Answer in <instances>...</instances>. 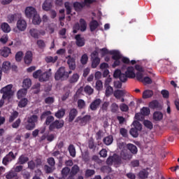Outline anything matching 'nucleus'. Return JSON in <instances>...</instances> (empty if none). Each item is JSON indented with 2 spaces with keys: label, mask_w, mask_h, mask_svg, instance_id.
<instances>
[{
  "label": "nucleus",
  "mask_w": 179,
  "mask_h": 179,
  "mask_svg": "<svg viewBox=\"0 0 179 179\" xmlns=\"http://www.w3.org/2000/svg\"><path fill=\"white\" fill-rule=\"evenodd\" d=\"M79 80V74L77 73H73L70 78H69V83H76Z\"/></svg>",
  "instance_id": "35"
},
{
  "label": "nucleus",
  "mask_w": 179,
  "mask_h": 179,
  "mask_svg": "<svg viewBox=\"0 0 179 179\" xmlns=\"http://www.w3.org/2000/svg\"><path fill=\"white\" fill-rule=\"evenodd\" d=\"M153 96V91L148 90H145L143 93V99H149Z\"/></svg>",
  "instance_id": "44"
},
{
  "label": "nucleus",
  "mask_w": 179,
  "mask_h": 179,
  "mask_svg": "<svg viewBox=\"0 0 179 179\" xmlns=\"http://www.w3.org/2000/svg\"><path fill=\"white\" fill-rule=\"evenodd\" d=\"M57 59H58V56H55L54 57L51 56H48L45 58V60L46 62H48V64H49L50 62H52V64H54L57 62Z\"/></svg>",
  "instance_id": "45"
},
{
  "label": "nucleus",
  "mask_w": 179,
  "mask_h": 179,
  "mask_svg": "<svg viewBox=\"0 0 179 179\" xmlns=\"http://www.w3.org/2000/svg\"><path fill=\"white\" fill-rule=\"evenodd\" d=\"M114 96L116 99H121L125 96V91L117 90L114 92Z\"/></svg>",
  "instance_id": "31"
},
{
  "label": "nucleus",
  "mask_w": 179,
  "mask_h": 179,
  "mask_svg": "<svg viewBox=\"0 0 179 179\" xmlns=\"http://www.w3.org/2000/svg\"><path fill=\"white\" fill-rule=\"evenodd\" d=\"M26 94H27V89H26V88H22L20 90H18V92L17 93V96L18 99H22V97H24V96H26Z\"/></svg>",
  "instance_id": "33"
},
{
  "label": "nucleus",
  "mask_w": 179,
  "mask_h": 179,
  "mask_svg": "<svg viewBox=\"0 0 179 179\" xmlns=\"http://www.w3.org/2000/svg\"><path fill=\"white\" fill-rule=\"evenodd\" d=\"M90 3H93V0H85L83 3L76 2L73 3V6L76 10H80L85 8V6H87L90 5Z\"/></svg>",
  "instance_id": "8"
},
{
  "label": "nucleus",
  "mask_w": 179,
  "mask_h": 179,
  "mask_svg": "<svg viewBox=\"0 0 179 179\" xmlns=\"http://www.w3.org/2000/svg\"><path fill=\"white\" fill-rule=\"evenodd\" d=\"M68 78V71H65V67H60L55 75V80H65Z\"/></svg>",
  "instance_id": "2"
},
{
  "label": "nucleus",
  "mask_w": 179,
  "mask_h": 179,
  "mask_svg": "<svg viewBox=\"0 0 179 179\" xmlns=\"http://www.w3.org/2000/svg\"><path fill=\"white\" fill-rule=\"evenodd\" d=\"M25 64H31V61H33V53H31V51H27L25 54L24 58Z\"/></svg>",
  "instance_id": "23"
},
{
  "label": "nucleus",
  "mask_w": 179,
  "mask_h": 179,
  "mask_svg": "<svg viewBox=\"0 0 179 179\" xmlns=\"http://www.w3.org/2000/svg\"><path fill=\"white\" fill-rule=\"evenodd\" d=\"M92 57V68H97L99 64H100V58H99V52L96 50L94 51L91 54Z\"/></svg>",
  "instance_id": "9"
},
{
  "label": "nucleus",
  "mask_w": 179,
  "mask_h": 179,
  "mask_svg": "<svg viewBox=\"0 0 179 179\" xmlns=\"http://www.w3.org/2000/svg\"><path fill=\"white\" fill-rule=\"evenodd\" d=\"M69 152L70 153V155L72 157H75V156H76V150L75 149V146H73V145H70L69 146Z\"/></svg>",
  "instance_id": "46"
},
{
  "label": "nucleus",
  "mask_w": 179,
  "mask_h": 179,
  "mask_svg": "<svg viewBox=\"0 0 179 179\" xmlns=\"http://www.w3.org/2000/svg\"><path fill=\"white\" fill-rule=\"evenodd\" d=\"M101 104V99H96L95 100H94L90 106V108L92 110V111H96V110H97V108H99V107L100 106V105Z\"/></svg>",
  "instance_id": "16"
},
{
  "label": "nucleus",
  "mask_w": 179,
  "mask_h": 179,
  "mask_svg": "<svg viewBox=\"0 0 179 179\" xmlns=\"http://www.w3.org/2000/svg\"><path fill=\"white\" fill-rule=\"evenodd\" d=\"M37 45L41 49L45 48V43L43 40H38L37 41Z\"/></svg>",
  "instance_id": "60"
},
{
  "label": "nucleus",
  "mask_w": 179,
  "mask_h": 179,
  "mask_svg": "<svg viewBox=\"0 0 179 179\" xmlns=\"http://www.w3.org/2000/svg\"><path fill=\"white\" fill-rule=\"evenodd\" d=\"M114 78H120L121 82H127L128 80V76L127 73H121V70H115L113 74Z\"/></svg>",
  "instance_id": "11"
},
{
  "label": "nucleus",
  "mask_w": 179,
  "mask_h": 179,
  "mask_svg": "<svg viewBox=\"0 0 179 179\" xmlns=\"http://www.w3.org/2000/svg\"><path fill=\"white\" fill-rule=\"evenodd\" d=\"M73 29V33L74 34L78 33V30H80V31H86V29H87V23H86V21L83 20V18H81L80 20V24L76 23Z\"/></svg>",
  "instance_id": "4"
},
{
  "label": "nucleus",
  "mask_w": 179,
  "mask_h": 179,
  "mask_svg": "<svg viewBox=\"0 0 179 179\" xmlns=\"http://www.w3.org/2000/svg\"><path fill=\"white\" fill-rule=\"evenodd\" d=\"M66 58L68 59L67 64L69 65V69L74 71L76 69V63L75 62V58L69 55Z\"/></svg>",
  "instance_id": "20"
},
{
  "label": "nucleus",
  "mask_w": 179,
  "mask_h": 179,
  "mask_svg": "<svg viewBox=\"0 0 179 179\" xmlns=\"http://www.w3.org/2000/svg\"><path fill=\"white\" fill-rule=\"evenodd\" d=\"M65 109L62 108L55 114V117H56V118H63V117L65 115Z\"/></svg>",
  "instance_id": "41"
},
{
  "label": "nucleus",
  "mask_w": 179,
  "mask_h": 179,
  "mask_svg": "<svg viewBox=\"0 0 179 179\" xmlns=\"http://www.w3.org/2000/svg\"><path fill=\"white\" fill-rule=\"evenodd\" d=\"M28 100L26 98H24L21 99L18 103V106L20 107L21 108H23V107H26L27 106Z\"/></svg>",
  "instance_id": "50"
},
{
  "label": "nucleus",
  "mask_w": 179,
  "mask_h": 179,
  "mask_svg": "<svg viewBox=\"0 0 179 179\" xmlns=\"http://www.w3.org/2000/svg\"><path fill=\"white\" fill-rule=\"evenodd\" d=\"M143 124L146 128H148V129H152V128H153V124L149 120H144Z\"/></svg>",
  "instance_id": "59"
},
{
  "label": "nucleus",
  "mask_w": 179,
  "mask_h": 179,
  "mask_svg": "<svg viewBox=\"0 0 179 179\" xmlns=\"http://www.w3.org/2000/svg\"><path fill=\"white\" fill-rule=\"evenodd\" d=\"M153 118L155 121H160L163 119V113L159 111L155 112L153 114Z\"/></svg>",
  "instance_id": "40"
},
{
  "label": "nucleus",
  "mask_w": 179,
  "mask_h": 179,
  "mask_svg": "<svg viewBox=\"0 0 179 179\" xmlns=\"http://www.w3.org/2000/svg\"><path fill=\"white\" fill-rule=\"evenodd\" d=\"M114 141V138H113V136H108L103 138V143L107 146H109V145H111Z\"/></svg>",
  "instance_id": "37"
},
{
  "label": "nucleus",
  "mask_w": 179,
  "mask_h": 179,
  "mask_svg": "<svg viewBox=\"0 0 179 179\" xmlns=\"http://www.w3.org/2000/svg\"><path fill=\"white\" fill-rule=\"evenodd\" d=\"M89 121H90V115H85L83 117H78L76 119V122L80 125H86Z\"/></svg>",
  "instance_id": "19"
},
{
  "label": "nucleus",
  "mask_w": 179,
  "mask_h": 179,
  "mask_svg": "<svg viewBox=\"0 0 179 179\" xmlns=\"http://www.w3.org/2000/svg\"><path fill=\"white\" fill-rule=\"evenodd\" d=\"M117 146L119 149L122 150V152L120 155H121V157H122L124 160H131V159H132V155L128 154L124 151L125 150V149H127V145H125V143H119L117 144Z\"/></svg>",
  "instance_id": "6"
},
{
  "label": "nucleus",
  "mask_w": 179,
  "mask_h": 179,
  "mask_svg": "<svg viewBox=\"0 0 179 179\" xmlns=\"http://www.w3.org/2000/svg\"><path fill=\"white\" fill-rule=\"evenodd\" d=\"M29 162V157L24 156V155H21L18 159L17 164H26Z\"/></svg>",
  "instance_id": "29"
},
{
  "label": "nucleus",
  "mask_w": 179,
  "mask_h": 179,
  "mask_svg": "<svg viewBox=\"0 0 179 179\" xmlns=\"http://www.w3.org/2000/svg\"><path fill=\"white\" fill-rule=\"evenodd\" d=\"M85 106H86V103L83 101V99H79L78 101V107L79 108H85Z\"/></svg>",
  "instance_id": "62"
},
{
  "label": "nucleus",
  "mask_w": 179,
  "mask_h": 179,
  "mask_svg": "<svg viewBox=\"0 0 179 179\" xmlns=\"http://www.w3.org/2000/svg\"><path fill=\"white\" fill-rule=\"evenodd\" d=\"M80 171V169L79 168V166L77 164L73 165V166L71 168V174L72 176H76L77 173H79Z\"/></svg>",
  "instance_id": "47"
},
{
  "label": "nucleus",
  "mask_w": 179,
  "mask_h": 179,
  "mask_svg": "<svg viewBox=\"0 0 179 179\" xmlns=\"http://www.w3.org/2000/svg\"><path fill=\"white\" fill-rule=\"evenodd\" d=\"M12 87H13V85L11 84L6 85V87H3L1 90L0 93L2 95V99L3 100H9L12 96H13V91H12Z\"/></svg>",
  "instance_id": "1"
},
{
  "label": "nucleus",
  "mask_w": 179,
  "mask_h": 179,
  "mask_svg": "<svg viewBox=\"0 0 179 179\" xmlns=\"http://www.w3.org/2000/svg\"><path fill=\"white\" fill-rule=\"evenodd\" d=\"M149 176V172L146 171L145 169H143L141 171L138 173V177L141 179H145Z\"/></svg>",
  "instance_id": "42"
},
{
  "label": "nucleus",
  "mask_w": 179,
  "mask_h": 179,
  "mask_svg": "<svg viewBox=\"0 0 179 179\" xmlns=\"http://www.w3.org/2000/svg\"><path fill=\"white\" fill-rule=\"evenodd\" d=\"M38 120V117H37L36 115H33L32 116L28 117L27 124L25 126L26 129H28L29 131L34 129V128H36V122H37Z\"/></svg>",
  "instance_id": "5"
},
{
  "label": "nucleus",
  "mask_w": 179,
  "mask_h": 179,
  "mask_svg": "<svg viewBox=\"0 0 179 179\" xmlns=\"http://www.w3.org/2000/svg\"><path fill=\"white\" fill-rule=\"evenodd\" d=\"M19 115V113L16 111H14L9 118V122H13L16 118H17V116Z\"/></svg>",
  "instance_id": "52"
},
{
  "label": "nucleus",
  "mask_w": 179,
  "mask_h": 179,
  "mask_svg": "<svg viewBox=\"0 0 179 179\" xmlns=\"http://www.w3.org/2000/svg\"><path fill=\"white\" fill-rule=\"evenodd\" d=\"M52 75V73H48V72H41V75L39 76V81L40 82H47L48 79H50V77Z\"/></svg>",
  "instance_id": "21"
},
{
  "label": "nucleus",
  "mask_w": 179,
  "mask_h": 179,
  "mask_svg": "<svg viewBox=\"0 0 179 179\" xmlns=\"http://www.w3.org/2000/svg\"><path fill=\"white\" fill-rule=\"evenodd\" d=\"M107 164H113V163H115V164H121V158L117 155H113V157H109L106 161Z\"/></svg>",
  "instance_id": "13"
},
{
  "label": "nucleus",
  "mask_w": 179,
  "mask_h": 179,
  "mask_svg": "<svg viewBox=\"0 0 179 179\" xmlns=\"http://www.w3.org/2000/svg\"><path fill=\"white\" fill-rule=\"evenodd\" d=\"M95 87L97 90H101V89H103V82H101V80H97Z\"/></svg>",
  "instance_id": "63"
},
{
  "label": "nucleus",
  "mask_w": 179,
  "mask_h": 179,
  "mask_svg": "<svg viewBox=\"0 0 179 179\" xmlns=\"http://www.w3.org/2000/svg\"><path fill=\"white\" fill-rule=\"evenodd\" d=\"M69 173H71V169L68 167H65L62 170V176L64 178H65V177H68V174H69Z\"/></svg>",
  "instance_id": "49"
},
{
  "label": "nucleus",
  "mask_w": 179,
  "mask_h": 179,
  "mask_svg": "<svg viewBox=\"0 0 179 179\" xmlns=\"http://www.w3.org/2000/svg\"><path fill=\"white\" fill-rule=\"evenodd\" d=\"M129 132L130 135H131V136H133L134 138H138V136H139L138 130H136V129L135 128H131Z\"/></svg>",
  "instance_id": "54"
},
{
  "label": "nucleus",
  "mask_w": 179,
  "mask_h": 179,
  "mask_svg": "<svg viewBox=\"0 0 179 179\" xmlns=\"http://www.w3.org/2000/svg\"><path fill=\"white\" fill-rule=\"evenodd\" d=\"M11 53L10 48L8 47H4L0 50V54L2 57L5 58L9 57V55Z\"/></svg>",
  "instance_id": "25"
},
{
  "label": "nucleus",
  "mask_w": 179,
  "mask_h": 179,
  "mask_svg": "<svg viewBox=\"0 0 179 179\" xmlns=\"http://www.w3.org/2000/svg\"><path fill=\"white\" fill-rule=\"evenodd\" d=\"M36 13V8L33 7H27L25 9V15L29 19L33 17Z\"/></svg>",
  "instance_id": "15"
},
{
  "label": "nucleus",
  "mask_w": 179,
  "mask_h": 179,
  "mask_svg": "<svg viewBox=\"0 0 179 179\" xmlns=\"http://www.w3.org/2000/svg\"><path fill=\"white\" fill-rule=\"evenodd\" d=\"M149 107L150 108H157L159 107V102L157 101H152L150 103Z\"/></svg>",
  "instance_id": "61"
},
{
  "label": "nucleus",
  "mask_w": 179,
  "mask_h": 179,
  "mask_svg": "<svg viewBox=\"0 0 179 179\" xmlns=\"http://www.w3.org/2000/svg\"><path fill=\"white\" fill-rule=\"evenodd\" d=\"M20 17H22V15L20 14H10L7 16V22L10 24L15 23V22H16L17 19H20Z\"/></svg>",
  "instance_id": "14"
},
{
  "label": "nucleus",
  "mask_w": 179,
  "mask_h": 179,
  "mask_svg": "<svg viewBox=\"0 0 179 179\" xmlns=\"http://www.w3.org/2000/svg\"><path fill=\"white\" fill-rule=\"evenodd\" d=\"M133 125H134L135 129H136L138 131H142V124L139 122L135 120L133 122Z\"/></svg>",
  "instance_id": "51"
},
{
  "label": "nucleus",
  "mask_w": 179,
  "mask_h": 179,
  "mask_svg": "<svg viewBox=\"0 0 179 179\" xmlns=\"http://www.w3.org/2000/svg\"><path fill=\"white\" fill-rule=\"evenodd\" d=\"M41 166V159H36V163L34 161H29L28 162V169L30 170H34L36 167Z\"/></svg>",
  "instance_id": "17"
},
{
  "label": "nucleus",
  "mask_w": 179,
  "mask_h": 179,
  "mask_svg": "<svg viewBox=\"0 0 179 179\" xmlns=\"http://www.w3.org/2000/svg\"><path fill=\"white\" fill-rule=\"evenodd\" d=\"M64 124V120H55L50 124L49 129L50 131H54L55 128L56 129H61Z\"/></svg>",
  "instance_id": "10"
},
{
  "label": "nucleus",
  "mask_w": 179,
  "mask_h": 179,
  "mask_svg": "<svg viewBox=\"0 0 179 179\" xmlns=\"http://www.w3.org/2000/svg\"><path fill=\"white\" fill-rule=\"evenodd\" d=\"M136 76L137 80H139V82H142V80L144 79L143 71L137 72Z\"/></svg>",
  "instance_id": "56"
},
{
  "label": "nucleus",
  "mask_w": 179,
  "mask_h": 179,
  "mask_svg": "<svg viewBox=\"0 0 179 179\" xmlns=\"http://www.w3.org/2000/svg\"><path fill=\"white\" fill-rule=\"evenodd\" d=\"M29 34L34 38H38V36H39L38 30L34 28H32L29 30Z\"/></svg>",
  "instance_id": "36"
},
{
  "label": "nucleus",
  "mask_w": 179,
  "mask_h": 179,
  "mask_svg": "<svg viewBox=\"0 0 179 179\" xmlns=\"http://www.w3.org/2000/svg\"><path fill=\"white\" fill-rule=\"evenodd\" d=\"M97 27H99V22L96 20H92L90 23V29L92 31H94Z\"/></svg>",
  "instance_id": "39"
},
{
  "label": "nucleus",
  "mask_w": 179,
  "mask_h": 179,
  "mask_svg": "<svg viewBox=\"0 0 179 179\" xmlns=\"http://www.w3.org/2000/svg\"><path fill=\"white\" fill-rule=\"evenodd\" d=\"M141 113L142 114L143 116L149 115V114H150V109H149V108L143 107L141 110Z\"/></svg>",
  "instance_id": "53"
},
{
  "label": "nucleus",
  "mask_w": 179,
  "mask_h": 179,
  "mask_svg": "<svg viewBox=\"0 0 179 179\" xmlns=\"http://www.w3.org/2000/svg\"><path fill=\"white\" fill-rule=\"evenodd\" d=\"M22 58H23V52H18L15 55V59L17 62H20L22 61Z\"/></svg>",
  "instance_id": "55"
},
{
  "label": "nucleus",
  "mask_w": 179,
  "mask_h": 179,
  "mask_svg": "<svg viewBox=\"0 0 179 179\" xmlns=\"http://www.w3.org/2000/svg\"><path fill=\"white\" fill-rule=\"evenodd\" d=\"M44 170H45V173H52V171H54V170H55V168H54L52 166H51V167L48 166V165H45Z\"/></svg>",
  "instance_id": "57"
},
{
  "label": "nucleus",
  "mask_w": 179,
  "mask_h": 179,
  "mask_svg": "<svg viewBox=\"0 0 179 179\" xmlns=\"http://www.w3.org/2000/svg\"><path fill=\"white\" fill-rule=\"evenodd\" d=\"M48 163L50 167H54V166H55V159H54L52 157H49L48 159Z\"/></svg>",
  "instance_id": "64"
},
{
  "label": "nucleus",
  "mask_w": 179,
  "mask_h": 179,
  "mask_svg": "<svg viewBox=\"0 0 179 179\" xmlns=\"http://www.w3.org/2000/svg\"><path fill=\"white\" fill-rule=\"evenodd\" d=\"M32 23L34 24H39L41 23V18H40V15H38L37 13L33 16Z\"/></svg>",
  "instance_id": "43"
},
{
  "label": "nucleus",
  "mask_w": 179,
  "mask_h": 179,
  "mask_svg": "<svg viewBox=\"0 0 179 179\" xmlns=\"http://www.w3.org/2000/svg\"><path fill=\"white\" fill-rule=\"evenodd\" d=\"M31 86V80L29 78L24 79L22 82V87L29 89Z\"/></svg>",
  "instance_id": "38"
},
{
  "label": "nucleus",
  "mask_w": 179,
  "mask_h": 179,
  "mask_svg": "<svg viewBox=\"0 0 179 179\" xmlns=\"http://www.w3.org/2000/svg\"><path fill=\"white\" fill-rule=\"evenodd\" d=\"M54 117H53V116H51V115H49V116H48L47 117H46V120H45V124H46V125H50V124H51V122H54Z\"/></svg>",
  "instance_id": "58"
},
{
  "label": "nucleus",
  "mask_w": 179,
  "mask_h": 179,
  "mask_svg": "<svg viewBox=\"0 0 179 179\" xmlns=\"http://www.w3.org/2000/svg\"><path fill=\"white\" fill-rule=\"evenodd\" d=\"M1 29L3 33H10V26L7 22H3L1 24Z\"/></svg>",
  "instance_id": "27"
},
{
  "label": "nucleus",
  "mask_w": 179,
  "mask_h": 179,
  "mask_svg": "<svg viewBox=\"0 0 179 179\" xmlns=\"http://www.w3.org/2000/svg\"><path fill=\"white\" fill-rule=\"evenodd\" d=\"M42 8L43 10H50V9L52 8V1H51V0H45Z\"/></svg>",
  "instance_id": "26"
},
{
  "label": "nucleus",
  "mask_w": 179,
  "mask_h": 179,
  "mask_svg": "<svg viewBox=\"0 0 179 179\" xmlns=\"http://www.w3.org/2000/svg\"><path fill=\"white\" fill-rule=\"evenodd\" d=\"M3 72H8L10 69V62H3L2 64V68L1 69Z\"/></svg>",
  "instance_id": "30"
},
{
  "label": "nucleus",
  "mask_w": 179,
  "mask_h": 179,
  "mask_svg": "<svg viewBox=\"0 0 179 179\" xmlns=\"http://www.w3.org/2000/svg\"><path fill=\"white\" fill-rule=\"evenodd\" d=\"M84 92L86 93L88 96H92L93 93H94V89H93L90 85H86L84 87Z\"/></svg>",
  "instance_id": "32"
},
{
  "label": "nucleus",
  "mask_w": 179,
  "mask_h": 179,
  "mask_svg": "<svg viewBox=\"0 0 179 179\" xmlns=\"http://www.w3.org/2000/svg\"><path fill=\"white\" fill-rule=\"evenodd\" d=\"M110 55H113L112 58L115 60L113 67L115 68V66H118V65L121 64V61H120V59L122 58V55H121V52H120L118 50H110Z\"/></svg>",
  "instance_id": "3"
},
{
  "label": "nucleus",
  "mask_w": 179,
  "mask_h": 179,
  "mask_svg": "<svg viewBox=\"0 0 179 179\" xmlns=\"http://www.w3.org/2000/svg\"><path fill=\"white\" fill-rule=\"evenodd\" d=\"M16 27L19 31H24L27 29V22L20 17L17 21Z\"/></svg>",
  "instance_id": "7"
},
{
  "label": "nucleus",
  "mask_w": 179,
  "mask_h": 179,
  "mask_svg": "<svg viewBox=\"0 0 179 179\" xmlns=\"http://www.w3.org/2000/svg\"><path fill=\"white\" fill-rule=\"evenodd\" d=\"M127 148L131 153H133V155H136L138 153V148L134 144H128Z\"/></svg>",
  "instance_id": "34"
},
{
  "label": "nucleus",
  "mask_w": 179,
  "mask_h": 179,
  "mask_svg": "<svg viewBox=\"0 0 179 179\" xmlns=\"http://www.w3.org/2000/svg\"><path fill=\"white\" fill-rule=\"evenodd\" d=\"M87 61H89V57L87 56V54L83 55L80 59L82 65H86V64H87Z\"/></svg>",
  "instance_id": "48"
},
{
  "label": "nucleus",
  "mask_w": 179,
  "mask_h": 179,
  "mask_svg": "<svg viewBox=\"0 0 179 179\" xmlns=\"http://www.w3.org/2000/svg\"><path fill=\"white\" fill-rule=\"evenodd\" d=\"M76 40L78 47H83L85 45V38H82L80 35H76Z\"/></svg>",
  "instance_id": "28"
},
{
  "label": "nucleus",
  "mask_w": 179,
  "mask_h": 179,
  "mask_svg": "<svg viewBox=\"0 0 179 179\" xmlns=\"http://www.w3.org/2000/svg\"><path fill=\"white\" fill-rule=\"evenodd\" d=\"M5 177L6 179H19V176H17V173L14 172L13 170H11L7 172L5 174Z\"/></svg>",
  "instance_id": "22"
},
{
  "label": "nucleus",
  "mask_w": 179,
  "mask_h": 179,
  "mask_svg": "<svg viewBox=\"0 0 179 179\" xmlns=\"http://www.w3.org/2000/svg\"><path fill=\"white\" fill-rule=\"evenodd\" d=\"M76 115H78V110L75 108L71 109L69 115V122H72V121H73L76 117Z\"/></svg>",
  "instance_id": "24"
},
{
  "label": "nucleus",
  "mask_w": 179,
  "mask_h": 179,
  "mask_svg": "<svg viewBox=\"0 0 179 179\" xmlns=\"http://www.w3.org/2000/svg\"><path fill=\"white\" fill-rule=\"evenodd\" d=\"M16 156L12 152H10L6 157H3L2 163L4 166H8L12 160H15Z\"/></svg>",
  "instance_id": "12"
},
{
  "label": "nucleus",
  "mask_w": 179,
  "mask_h": 179,
  "mask_svg": "<svg viewBox=\"0 0 179 179\" xmlns=\"http://www.w3.org/2000/svg\"><path fill=\"white\" fill-rule=\"evenodd\" d=\"M126 75H127L128 78L130 79H134V78H136V73H135V68L134 66H129L126 71Z\"/></svg>",
  "instance_id": "18"
}]
</instances>
